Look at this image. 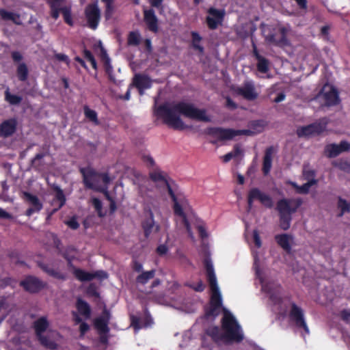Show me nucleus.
Segmentation results:
<instances>
[{"label": "nucleus", "instance_id": "34", "mask_svg": "<svg viewBox=\"0 0 350 350\" xmlns=\"http://www.w3.org/2000/svg\"><path fill=\"white\" fill-rule=\"evenodd\" d=\"M156 273L155 269H151L150 271H142L139 275L136 278V282L139 284L144 285L148 283V282L154 278Z\"/></svg>", "mask_w": 350, "mask_h": 350}, {"label": "nucleus", "instance_id": "14", "mask_svg": "<svg viewBox=\"0 0 350 350\" xmlns=\"http://www.w3.org/2000/svg\"><path fill=\"white\" fill-rule=\"evenodd\" d=\"M146 218L142 221V228L144 230V237L148 239L153 232H159L160 226L155 224L153 212L150 208L146 209Z\"/></svg>", "mask_w": 350, "mask_h": 350}, {"label": "nucleus", "instance_id": "41", "mask_svg": "<svg viewBox=\"0 0 350 350\" xmlns=\"http://www.w3.org/2000/svg\"><path fill=\"white\" fill-rule=\"evenodd\" d=\"M140 34L137 31H131L128 36V44L137 46L140 43Z\"/></svg>", "mask_w": 350, "mask_h": 350}, {"label": "nucleus", "instance_id": "1", "mask_svg": "<svg viewBox=\"0 0 350 350\" xmlns=\"http://www.w3.org/2000/svg\"><path fill=\"white\" fill-rule=\"evenodd\" d=\"M154 113L158 118L162 119L165 124L178 131L188 128L180 118V114L198 121H211L210 118L206 114L205 109H198L192 104L185 102H178L174 105L163 103L155 108Z\"/></svg>", "mask_w": 350, "mask_h": 350}, {"label": "nucleus", "instance_id": "8", "mask_svg": "<svg viewBox=\"0 0 350 350\" xmlns=\"http://www.w3.org/2000/svg\"><path fill=\"white\" fill-rule=\"evenodd\" d=\"M256 200L259 201L265 208H271L273 206V199L269 194L262 191L258 187H253L250 189L247 193V211H250L252 208L254 202Z\"/></svg>", "mask_w": 350, "mask_h": 350}, {"label": "nucleus", "instance_id": "62", "mask_svg": "<svg viewBox=\"0 0 350 350\" xmlns=\"http://www.w3.org/2000/svg\"><path fill=\"white\" fill-rule=\"evenodd\" d=\"M45 156V154L44 153H38L36 154V156L34 157V158L31 160V164L32 165H36V162L39 160H41L42 159H43Z\"/></svg>", "mask_w": 350, "mask_h": 350}, {"label": "nucleus", "instance_id": "11", "mask_svg": "<svg viewBox=\"0 0 350 350\" xmlns=\"http://www.w3.org/2000/svg\"><path fill=\"white\" fill-rule=\"evenodd\" d=\"M84 14L88 26L90 29L95 30L100 23L101 14L98 1H96L87 5L84 10Z\"/></svg>", "mask_w": 350, "mask_h": 350}, {"label": "nucleus", "instance_id": "57", "mask_svg": "<svg viewBox=\"0 0 350 350\" xmlns=\"http://www.w3.org/2000/svg\"><path fill=\"white\" fill-rule=\"evenodd\" d=\"M341 318L345 321H350V311L347 310H343L341 312Z\"/></svg>", "mask_w": 350, "mask_h": 350}, {"label": "nucleus", "instance_id": "2", "mask_svg": "<svg viewBox=\"0 0 350 350\" xmlns=\"http://www.w3.org/2000/svg\"><path fill=\"white\" fill-rule=\"evenodd\" d=\"M222 334L218 326L209 327L206 329V334L215 342L226 340L227 342H241L243 340L241 327L234 317L228 311L224 310L221 319Z\"/></svg>", "mask_w": 350, "mask_h": 350}, {"label": "nucleus", "instance_id": "38", "mask_svg": "<svg viewBox=\"0 0 350 350\" xmlns=\"http://www.w3.org/2000/svg\"><path fill=\"white\" fill-rule=\"evenodd\" d=\"M192 46L194 49L198 50L200 53H204V47L200 44L202 37L196 31L191 32Z\"/></svg>", "mask_w": 350, "mask_h": 350}, {"label": "nucleus", "instance_id": "12", "mask_svg": "<svg viewBox=\"0 0 350 350\" xmlns=\"http://www.w3.org/2000/svg\"><path fill=\"white\" fill-rule=\"evenodd\" d=\"M207 13L208 15L206 18V23L209 29L215 30L222 24L226 14L225 10L211 7L208 9Z\"/></svg>", "mask_w": 350, "mask_h": 350}, {"label": "nucleus", "instance_id": "13", "mask_svg": "<svg viewBox=\"0 0 350 350\" xmlns=\"http://www.w3.org/2000/svg\"><path fill=\"white\" fill-rule=\"evenodd\" d=\"M326 128V123L314 122L297 129V135L299 137L320 135Z\"/></svg>", "mask_w": 350, "mask_h": 350}, {"label": "nucleus", "instance_id": "7", "mask_svg": "<svg viewBox=\"0 0 350 350\" xmlns=\"http://www.w3.org/2000/svg\"><path fill=\"white\" fill-rule=\"evenodd\" d=\"M288 31L289 29L286 27H280L278 29V33L280 34V36H278L275 29L267 27L262 30V35L267 44L282 47L289 44L287 38Z\"/></svg>", "mask_w": 350, "mask_h": 350}, {"label": "nucleus", "instance_id": "5", "mask_svg": "<svg viewBox=\"0 0 350 350\" xmlns=\"http://www.w3.org/2000/svg\"><path fill=\"white\" fill-rule=\"evenodd\" d=\"M64 0H47L46 3L50 9V16L54 20H57L62 13L64 22L70 27L74 25L72 17L71 5L61 6Z\"/></svg>", "mask_w": 350, "mask_h": 350}, {"label": "nucleus", "instance_id": "18", "mask_svg": "<svg viewBox=\"0 0 350 350\" xmlns=\"http://www.w3.org/2000/svg\"><path fill=\"white\" fill-rule=\"evenodd\" d=\"M73 273L75 277L81 282H88L96 278H104L107 277V273L103 271L90 273L79 268H75Z\"/></svg>", "mask_w": 350, "mask_h": 350}, {"label": "nucleus", "instance_id": "40", "mask_svg": "<svg viewBox=\"0 0 350 350\" xmlns=\"http://www.w3.org/2000/svg\"><path fill=\"white\" fill-rule=\"evenodd\" d=\"M36 336L42 346L51 349L56 348V344L53 341L50 340L47 336H43L42 334L36 335Z\"/></svg>", "mask_w": 350, "mask_h": 350}, {"label": "nucleus", "instance_id": "21", "mask_svg": "<svg viewBox=\"0 0 350 350\" xmlns=\"http://www.w3.org/2000/svg\"><path fill=\"white\" fill-rule=\"evenodd\" d=\"M144 20L150 31L154 33L158 31V18L152 8L144 10Z\"/></svg>", "mask_w": 350, "mask_h": 350}, {"label": "nucleus", "instance_id": "28", "mask_svg": "<svg viewBox=\"0 0 350 350\" xmlns=\"http://www.w3.org/2000/svg\"><path fill=\"white\" fill-rule=\"evenodd\" d=\"M38 267L45 273H46L49 275L53 277L56 279L66 280L65 274L60 273L59 271L55 270L52 267H51L49 265L45 264L44 262H39Z\"/></svg>", "mask_w": 350, "mask_h": 350}, {"label": "nucleus", "instance_id": "42", "mask_svg": "<svg viewBox=\"0 0 350 350\" xmlns=\"http://www.w3.org/2000/svg\"><path fill=\"white\" fill-rule=\"evenodd\" d=\"M115 12L114 3H105L104 16L106 21H109L112 18Z\"/></svg>", "mask_w": 350, "mask_h": 350}, {"label": "nucleus", "instance_id": "45", "mask_svg": "<svg viewBox=\"0 0 350 350\" xmlns=\"http://www.w3.org/2000/svg\"><path fill=\"white\" fill-rule=\"evenodd\" d=\"M92 203L98 215L100 217H103L105 214L103 213L102 202L98 198H94L92 200Z\"/></svg>", "mask_w": 350, "mask_h": 350}, {"label": "nucleus", "instance_id": "31", "mask_svg": "<svg viewBox=\"0 0 350 350\" xmlns=\"http://www.w3.org/2000/svg\"><path fill=\"white\" fill-rule=\"evenodd\" d=\"M168 194L170 196L172 202H174L173 209L174 214L180 216V217L186 215L182 206L178 202L177 197L176 196L172 188L171 187H168Z\"/></svg>", "mask_w": 350, "mask_h": 350}, {"label": "nucleus", "instance_id": "60", "mask_svg": "<svg viewBox=\"0 0 350 350\" xmlns=\"http://www.w3.org/2000/svg\"><path fill=\"white\" fill-rule=\"evenodd\" d=\"M0 218L10 219H12V215L10 213L6 212L3 208H0Z\"/></svg>", "mask_w": 350, "mask_h": 350}, {"label": "nucleus", "instance_id": "16", "mask_svg": "<svg viewBox=\"0 0 350 350\" xmlns=\"http://www.w3.org/2000/svg\"><path fill=\"white\" fill-rule=\"evenodd\" d=\"M350 150V143L347 141H341L339 144H330L325 146V152L329 158H334L343 152Z\"/></svg>", "mask_w": 350, "mask_h": 350}, {"label": "nucleus", "instance_id": "6", "mask_svg": "<svg viewBox=\"0 0 350 350\" xmlns=\"http://www.w3.org/2000/svg\"><path fill=\"white\" fill-rule=\"evenodd\" d=\"M206 133L210 136L217 137L219 141L230 140L239 135H252L253 131L249 129L235 130L232 129H224L221 127H208Z\"/></svg>", "mask_w": 350, "mask_h": 350}, {"label": "nucleus", "instance_id": "53", "mask_svg": "<svg viewBox=\"0 0 350 350\" xmlns=\"http://www.w3.org/2000/svg\"><path fill=\"white\" fill-rule=\"evenodd\" d=\"M168 252V247L165 244L159 245L157 249L156 252L159 256H163Z\"/></svg>", "mask_w": 350, "mask_h": 350}, {"label": "nucleus", "instance_id": "32", "mask_svg": "<svg viewBox=\"0 0 350 350\" xmlns=\"http://www.w3.org/2000/svg\"><path fill=\"white\" fill-rule=\"evenodd\" d=\"M49 325L46 317H42L33 322V328L35 329L36 335H40L43 334Z\"/></svg>", "mask_w": 350, "mask_h": 350}, {"label": "nucleus", "instance_id": "29", "mask_svg": "<svg viewBox=\"0 0 350 350\" xmlns=\"http://www.w3.org/2000/svg\"><path fill=\"white\" fill-rule=\"evenodd\" d=\"M291 238V237L287 234H277L275 237V239L278 245L288 253L291 250V245L290 244Z\"/></svg>", "mask_w": 350, "mask_h": 350}, {"label": "nucleus", "instance_id": "3", "mask_svg": "<svg viewBox=\"0 0 350 350\" xmlns=\"http://www.w3.org/2000/svg\"><path fill=\"white\" fill-rule=\"evenodd\" d=\"M204 265L206 272L207 280L211 291L210 306L205 309V317L215 318L219 314L222 306V299L217 285V278L215 273L213 265L210 258H206L204 260Z\"/></svg>", "mask_w": 350, "mask_h": 350}, {"label": "nucleus", "instance_id": "56", "mask_svg": "<svg viewBox=\"0 0 350 350\" xmlns=\"http://www.w3.org/2000/svg\"><path fill=\"white\" fill-rule=\"evenodd\" d=\"M11 56L14 62H19L23 59L22 55L18 51H12Z\"/></svg>", "mask_w": 350, "mask_h": 350}, {"label": "nucleus", "instance_id": "24", "mask_svg": "<svg viewBox=\"0 0 350 350\" xmlns=\"http://www.w3.org/2000/svg\"><path fill=\"white\" fill-rule=\"evenodd\" d=\"M325 105L327 107L335 106L339 104L340 100L337 90L331 86L327 92L323 93Z\"/></svg>", "mask_w": 350, "mask_h": 350}, {"label": "nucleus", "instance_id": "44", "mask_svg": "<svg viewBox=\"0 0 350 350\" xmlns=\"http://www.w3.org/2000/svg\"><path fill=\"white\" fill-rule=\"evenodd\" d=\"M55 200L59 202L58 208L55 210L57 211L61 208L65 204L66 201V196L63 192V190L59 187H57L56 190Z\"/></svg>", "mask_w": 350, "mask_h": 350}, {"label": "nucleus", "instance_id": "61", "mask_svg": "<svg viewBox=\"0 0 350 350\" xmlns=\"http://www.w3.org/2000/svg\"><path fill=\"white\" fill-rule=\"evenodd\" d=\"M97 176L101 178L103 182L105 184H108L110 182V178H109V175L107 174H105V173H104V174H98V173Z\"/></svg>", "mask_w": 350, "mask_h": 350}, {"label": "nucleus", "instance_id": "47", "mask_svg": "<svg viewBox=\"0 0 350 350\" xmlns=\"http://www.w3.org/2000/svg\"><path fill=\"white\" fill-rule=\"evenodd\" d=\"M131 325L136 331L140 329L142 327L140 324V319L134 315L131 317Z\"/></svg>", "mask_w": 350, "mask_h": 350}, {"label": "nucleus", "instance_id": "63", "mask_svg": "<svg viewBox=\"0 0 350 350\" xmlns=\"http://www.w3.org/2000/svg\"><path fill=\"white\" fill-rule=\"evenodd\" d=\"M163 1V0H150V3L152 7L159 8L161 7Z\"/></svg>", "mask_w": 350, "mask_h": 350}, {"label": "nucleus", "instance_id": "27", "mask_svg": "<svg viewBox=\"0 0 350 350\" xmlns=\"http://www.w3.org/2000/svg\"><path fill=\"white\" fill-rule=\"evenodd\" d=\"M0 16L4 21H11L17 25H22L21 15L18 13H14L7 11L5 9H0Z\"/></svg>", "mask_w": 350, "mask_h": 350}, {"label": "nucleus", "instance_id": "30", "mask_svg": "<svg viewBox=\"0 0 350 350\" xmlns=\"http://www.w3.org/2000/svg\"><path fill=\"white\" fill-rule=\"evenodd\" d=\"M317 183V180L312 178L307 183L299 186L297 183L291 182L290 184L295 189L297 193L299 194H307L309 192L310 188Z\"/></svg>", "mask_w": 350, "mask_h": 350}, {"label": "nucleus", "instance_id": "10", "mask_svg": "<svg viewBox=\"0 0 350 350\" xmlns=\"http://www.w3.org/2000/svg\"><path fill=\"white\" fill-rule=\"evenodd\" d=\"M23 290L29 293L35 294L46 288V283L34 275H27L19 283Z\"/></svg>", "mask_w": 350, "mask_h": 350}, {"label": "nucleus", "instance_id": "49", "mask_svg": "<svg viewBox=\"0 0 350 350\" xmlns=\"http://www.w3.org/2000/svg\"><path fill=\"white\" fill-rule=\"evenodd\" d=\"M54 57L56 60L59 62H63L66 63L67 65L70 64V59L68 55L63 53H55Z\"/></svg>", "mask_w": 350, "mask_h": 350}, {"label": "nucleus", "instance_id": "20", "mask_svg": "<svg viewBox=\"0 0 350 350\" xmlns=\"http://www.w3.org/2000/svg\"><path fill=\"white\" fill-rule=\"evenodd\" d=\"M252 55L257 60L256 68L260 73H267L269 70V61L265 57L260 55L257 46L252 41Z\"/></svg>", "mask_w": 350, "mask_h": 350}, {"label": "nucleus", "instance_id": "35", "mask_svg": "<svg viewBox=\"0 0 350 350\" xmlns=\"http://www.w3.org/2000/svg\"><path fill=\"white\" fill-rule=\"evenodd\" d=\"M150 178L154 183L163 182L168 190V187H171L163 173L160 170L152 172L149 174Z\"/></svg>", "mask_w": 350, "mask_h": 350}, {"label": "nucleus", "instance_id": "37", "mask_svg": "<svg viewBox=\"0 0 350 350\" xmlns=\"http://www.w3.org/2000/svg\"><path fill=\"white\" fill-rule=\"evenodd\" d=\"M16 75L21 81H25L28 78L29 70L25 63H21L17 67Z\"/></svg>", "mask_w": 350, "mask_h": 350}, {"label": "nucleus", "instance_id": "51", "mask_svg": "<svg viewBox=\"0 0 350 350\" xmlns=\"http://www.w3.org/2000/svg\"><path fill=\"white\" fill-rule=\"evenodd\" d=\"M14 280L10 277H6L0 280V287L5 288L8 286H12Z\"/></svg>", "mask_w": 350, "mask_h": 350}, {"label": "nucleus", "instance_id": "59", "mask_svg": "<svg viewBox=\"0 0 350 350\" xmlns=\"http://www.w3.org/2000/svg\"><path fill=\"white\" fill-rule=\"evenodd\" d=\"M301 10H306L308 8L307 0H295Z\"/></svg>", "mask_w": 350, "mask_h": 350}, {"label": "nucleus", "instance_id": "25", "mask_svg": "<svg viewBox=\"0 0 350 350\" xmlns=\"http://www.w3.org/2000/svg\"><path fill=\"white\" fill-rule=\"evenodd\" d=\"M274 147L271 146L266 148L263 157L262 171L264 175H267L272 167V158L274 153Z\"/></svg>", "mask_w": 350, "mask_h": 350}, {"label": "nucleus", "instance_id": "46", "mask_svg": "<svg viewBox=\"0 0 350 350\" xmlns=\"http://www.w3.org/2000/svg\"><path fill=\"white\" fill-rule=\"evenodd\" d=\"M87 294L90 297H99L100 295L94 284H90L86 290Z\"/></svg>", "mask_w": 350, "mask_h": 350}, {"label": "nucleus", "instance_id": "36", "mask_svg": "<svg viewBox=\"0 0 350 350\" xmlns=\"http://www.w3.org/2000/svg\"><path fill=\"white\" fill-rule=\"evenodd\" d=\"M85 117L95 125L99 124L98 114L96 111L91 109L88 105L83 106Z\"/></svg>", "mask_w": 350, "mask_h": 350}, {"label": "nucleus", "instance_id": "58", "mask_svg": "<svg viewBox=\"0 0 350 350\" xmlns=\"http://www.w3.org/2000/svg\"><path fill=\"white\" fill-rule=\"evenodd\" d=\"M233 155V157H237L242 153V150L240 146L237 144L234 146L233 151L230 152Z\"/></svg>", "mask_w": 350, "mask_h": 350}, {"label": "nucleus", "instance_id": "52", "mask_svg": "<svg viewBox=\"0 0 350 350\" xmlns=\"http://www.w3.org/2000/svg\"><path fill=\"white\" fill-rule=\"evenodd\" d=\"M131 267L135 272L139 273L143 271V265L137 260L132 261Z\"/></svg>", "mask_w": 350, "mask_h": 350}, {"label": "nucleus", "instance_id": "22", "mask_svg": "<svg viewBox=\"0 0 350 350\" xmlns=\"http://www.w3.org/2000/svg\"><path fill=\"white\" fill-rule=\"evenodd\" d=\"M236 92L247 100H254L258 97V94L255 91L254 85L251 82H246L243 87L237 88Z\"/></svg>", "mask_w": 350, "mask_h": 350}, {"label": "nucleus", "instance_id": "43", "mask_svg": "<svg viewBox=\"0 0 350 350\" xmlns=\"http://www.w3.org/2000/svg\"><path fill=\"white\" fill-rule=\"evenodd\" d=\"M338 206L341 210L339 216H342L345 213L350 211V203L342 198H338Z\"/></svg>", "mask_w": 350, "mask_h": 350}, {"label": "nucleus", "instance_id": "55", "mask_svg": "<svg viewBox=\"0 0 350 350\" xmlns=\"http://www.w3.org/2000/svg\"><path fill=\"white\" fill-rule=\"evenodd\" d=\"M90 329L89 325L85 322H81L79 326V332L81 336H83Z\"/></svg>", "mask_w": 350, "mask_h": 350}, {"label": "nucleus", "instance_id": "48", "mask_svg": "<svg viewBox=\"0 0 350 350\" xmlns=\"http://www.w3.org/2000/svg\"><path fill=\"white\" fill-rule=\"evenodd\" d=\"M65 224L72 230H77L79 227V224L75 217L66 221Z\"/></svg>", "mask_w": 350, "mask_h": 350}, {"label": "nucleus", "instance_id": "39", "mask_svg": "<svg viewBox=\"0 0 350 350\" xmlns=\"http://www.w3.org/2000/svg\"><path fill=\"white\" fill-rule=\"evenodd\" d=\"M5 99L10 105H18L22 101L21 96H20L18 95L10 94L8 90H7L5 92Z\"/></svg>", "mask_w": 350, "mask_h": 350}, {"label": "nucleus", "instance_id": "9", "mask_svg": "<svg viewBox=\"0 0 350 350\" xmlns=\"http://www.w3.org/2000/svg\"><path fill=\"white\" fill-rule=\"evenodd\" d=\"M291 308L288 312V319L290 322L298 329H302L305 334H309L310 330L307 325L304 310L295 302L291 301Z\"/></svg>", "mask_w": 350, "mask_h": 350}, {"label": "nucleus", "instance_id": "4", "mask_svg": "<svg viewBox=\"0 0 350 350\" xmlns=\"http://www.w3.org/2000/svg\"><path fill=\"white\" fill-rule=\"evenodd\" d=\"M303 200L301 198H282L276 204V210L279 215L280 227L287 230L291 226L292 215L296 213L302 205Z\"/></svg>", "mask_w": 350, "mask_h": 350}, {"label": "nucleus", "instance_id": "19", "mask_svg": "<svg viewBox=\"0 0 350 350\" xmlns=\"http://www.w3.org/2000/svg\"><path fill=\"white\" fill-rule=\"evenodd\" d=\"M18 122L15 118H10L0 124V137L7 138L12 136L17 129Z\"/></svg>", "mask_w": 350, "mask_h": 350}, {"label": "nucleus", "instance_id": "54", "mask_svg": "<svg viewBox=\"0 0 350 350\" xmlns=\"http://www.w3.org/2000/svg\"><path fill=\"white\" fill-rule=\"evenodd\" d=\"M226 107L230 109H236L237 108V104L233 101L230 97L227 96L226 98Z\"/></svg>", "mask_w": 350, "mask_h": 350}, {"label": "nucleus", "instance_id": "26", "mask_svg": "<svg viewBox=\"0 0 350 350\" xmlns=\"http://www.w3.org/2000/svg\"><path fill=\"white\" fill-rule=\"evenodd\" d=\"M133 85L137 89H149L152 85V81L147 75L136 74L133 78Z\"/></svg>", "mask_w": 350, "mask_h": 350}, {"label": "nucleus", "instance_id": "17", "mask_svg": "<svg viewBox=\"0 0 350 350\" xmlns=\"http://www.w3.org/2000/svg\"><path fill=\"white\" fill-rule=\"evenodd\" d=\"M23 196L25 200L31 204V206L25 212L27 216L30 217L33 213H38L42 209V203L36 196L27 191L23 193Z\"/></svg>", "mask_w": 350, "mask_h": 350}, {"label": "nucleus", "instance_id": "64", "mask_svg": "<svg viewBox=\"0 0 350 350\" xmlns=\"http://www.w3.org/2000/svg\"><path fill=\"white\" fill-rule=\"evenodd\" d=\"M83 55H84V57L88 60V61H90L94 57V55H92V52L88 49H84L83 51Z\"/></svg>", "mask_w": 350, "mask_h": 350}, {"label": "nucleus", "instance_id": "50", "mask_svg": "<svg viewBox=\"0 0 350 350\" xmlns=\"http://www.w3.org/2000/svg\"><path fill=\"white\" fill-rule=\"evenodd\" d=\"M253 239L255 246L257 248H260L262 246V242L259 235V232L257 230H253Z\"/></svg>", "mask_w": 350, "mask_h": 350}, {"label": "nucleus", "instance_id": "23", "mask_svg": "<svg viewBox=\"0 0 350 350\" xmlns=\"http://www.w3.org/2000/svg\"><path fill=\"white\" fill-rule=\"evenodd\" d=\"M80 172L83 176V182L85 187L90 189H95L94 182L98 173L92 169L86 170L85 168H81Z\"/></svg>", "mask_w": 350, "mask_h": 350}, {"label": "nucleus", "instance_id": "33", "mask_svg": "<svg viewBox=\"0 0 350 350\" xmlns=\"http://www.w3.org/2000/svg\"><path fill=\"white\" fill-rule=\"evenodd\" d=\"M76 307L81 315L89 318L91 314V308L90 305L83 299L78 298L76 303Z\"/></svg>", "mask_w": 350, "mask_h": 350}, {"label": "nucleus", "instance_id": "15", "mask_svg": "<svg viewBox=\"0 0 350 350\" xmlns=\"http://www.w3.org/2000/svg\"><path fill=\"white\" fill-rule=\"evenodd\" d=\"M110 317L109 311L104 308L101 315L94 320V326L95 329H97L99 334H107L109 333V328L108 324L110 321Z\"/></svg>", "mask_w": 350, "mask_h": 350}]
</instances>
